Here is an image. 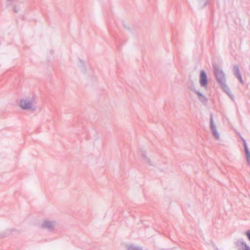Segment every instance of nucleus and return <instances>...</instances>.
Masks as SVG:
<instances>
[{"label":"nucleus","mask_w":250,"mask_h":250,"mask_svg":"<svg viewBox=\"0 0 250 250\" xmlns=\"http://www.w3.org/2000/svg\"><path fill=\"white\" fill-rule=\"evenodd\" d=\"M200 84L201 87H206L208 84L207 76L204 70L200 72Z\"/></svg>","instance_id":"5"},{"label":"nucleus","mask_w":250,"mask_h":250,"mask_svg":"<svg viewBox=\"0 0 250 250\" xmlns=\"http://www.w3.org/2000/svg\"><path fill=\"white\" fill-rule=\"evenodd\" d=\"M235 244L236 246H242L243 250H250V247L243 240L238 241L235 242Z\"/></svg>","instance_id":"9"},{"label":"nucleus","mask_w":250,"mask_h":250,"mask_svg":"<svg viewBox=\"0 0 250 250\" xmlns=\"http://www.w3.org/2000/svg\"><path fill=\"white\" fill-rule=\"evenodd\" d=\"M56 225L57 223L55 221L45 220L42 224V228L47 229L49 231H52L54 230Z\"/></svg>","instance_id":"3"},{"label":"nucleus","mask_w":250,"mask_h":250,"mask_svg":"<svg viewBox=\"0 0 250 250\" xmlns=\"http://www.w3.org/2000/svg\"><path fill=\"white\" fill-rule=\"evenodd\" d=\"M34 101V99L33 98H25L21 99L20 102V106L24 110L35 111L36 108L33 104Z\"/></svg>","instance_id":"1"},{"label":"nucleus","mask_w":250,"mask_h":250,"mask_svg":"<svg viewBox=\"0 0 250 250\" xmlns=\"http://www.w3.org/2000/svg\"><path fill=\"white\" fill-rule=\"evenodd\" d=\"M237 134L239 136V138L241 139V140L242 141L243 143V145L244 146V142H246V140L242 137V136H241L239 132H238Z\"/></svg>","instance_id":"14"},{"label":"nucleus","mask_w":250,"mask_h":250,"mask_svg":"<svg viewBox=\"0 0 250 250\" xmlns=\"http://www.w3.org/2000/svg\"><path fill=\"white\" fill-rule=\"evenodd\" d=\"M233 74L236 78L238 77V76L241 75V73L240 72L239 68L238 65H233Z\"/></svg>","instance_id":"10"},{"label":"nucleus","mask_w":250,"mask_h":250,"mask_svg":"<svg viewBox=\"0 0 250 250\" xmlns=\"http://www.w3.org/2000/svg\"><path fill=\"white\" fill-rule=\"evenodd\" d=\"M142 155L143 157L144 162L149 164L150 165H151L152 164L150 163V160L146 157V152H142Z\"/></svg>","instance_id":"11"},{"label":"nucleus","mask_w":250,"mask_h":250,"mask_svg":"<svg viewBox=\"0 0 250 250\" xmlns=\"http://www.w3.org/2000/svg\"><path fill=\"white\" fill-rule=\"evenodd\" d=\"M214 74L216 80L218 83L220 84H224L226 82L225 74L222 69H220L219 67L215 64L213 65Z\"/></svg>","instance_id":"2"},{"label":"nucleus","mask_w":250,"mask_h":250,"mask_svg":"<svg viewBox=\"0 0 250 250\" xmlns=\"http://www.w3.org/2000/svg\"><path fill=\"white\" fill-rule=\"evenodd\" d=\"M246 235L248 238V239L249 240V241H250V230H248L247 231V233H246Z\"/></svg>","instance_id":"16"},{"label":"nucleus","mask_w":250,"mask_h":250,"mask_svg":"<svg viewBox=\"0 0 250 250\" xmlns=\"http://www.w3.org/2000/svg\"><path fill=\"white\" fill-rule=\"evenodd\" d=\"M238 80L239 81H240V82L242 84H243L244 83V82H243V81L242 80V77H241V75L240 76H238V77H236Z\"/></svg>","instance_id":"15"},{"label":"nucleus","mask_w":250,"mask_h":250,"mask_svg":"<svg viewBox=\"0 0 250 250\" xmlns=\"http://www.w3.org/2000/svg\"><path fill=\"white\" fill-rule=\"evenodd\" d=\"M220 85L222 87L224 91L233 100L234 99V96L231 93L230 89L226 84V82H225L224 84H220Z\"/></svg>","instance_id":"7"},{"label":"nucleus","mask_w":250,"mask_h":250,"mask_svg":"<svg viewBox=\"0 0 250 250\" xmlns=\"http://www.w3.org/2000/svg\"><path fill=\"white\" fill-rule=\"evenodd\" d=\"M127 250H143L142 248L136 247L133 245H129L127 247Z\"/></svg>","instance_id":"13"},{"label":"nucleus","mask_w":250,"mask_h":250,"mask_svg":"<svg viewBox=\"0 0 250 250\" xmlns=\"http://www.w3.org/2000/svg\"><path fill=\"white\" fill-rule=\"evenodd\" d=\"M201 7H205L208 3V0H198Z\"/></svg>","instance_id":"12"},{"label":"nucleus","mask_w":250,"mask_h":250,"mask_svg":"<svg viewBox=\"0 0 250 250\" xmlns=\"http://www.w3.org/2000/svg\"><path fill=\"white\" fill-rule=\"evenodd\" d=\"M14 11H15V12H18V11H17V9L14 10Z\"/></svg>","instance_id":"18"},{"label":"nucleus","mask_w":250,"mask_h":250,"mask_svg":"<svg viewBox=\"0 0 250 250\" xmlns=\"http://www.w3.org/2000/svg\"><path fill=\"white\" fill-rule=\"evenodd\" d=\"M244 151L246 154V158L248 165H250V151L248 148V145L246 142H244Z\"/></svg>","instance_id":"8"},{"label":"nucleus","mask_w":250,"mask_h":250,"mask_svg":"<svg viewBox=\"0 0 250 250\" xmlns=\"http://www.w3.org/2000/svg\"><path fill=\"white\" fill-rule=\"evenodd\" d=\"M194 88V89H195V86H194V85L193 83H192L191 86H190V89H191V88Z\"/></svg>","instance_id":"17"},{"label":"nucleus","mask_w":250,"mask_h":250,"mask_svg":"<svg viewBox=\"0 0 250 250\" xmlns=\"http://www.w3.org/2000/svg\"><path fill=\"white\" fill-rule=\"evenodd\" d=\"M210 128L212 134L215 139L216 140H219L220 138L219 133L217 132L216 126L214 124L213 120V114L212 113L210 114Z\"/></svg>","instance_id":"4"},{"label":"nucleus","mask_w":250,"mask_h":250,"mask_svg":"<svg viewBox=\"0 0 250 250\" xmlns=\"http://www.w3.org/2000/svg\"><path fill=\"white\" fill-rule=\"evenodd\" d=\"M216 250H218L217 248H216Z\"/></svg>","instance_id":"19"},{"label":"nucleus","mask_w":250,"mask_h":250,"mask_svg":"<svg viewBox=\"0 0 250 250\" xmlns=\"http://www.w3.org/2000/svg\"><path fill=\"white\" fill-rule=\"evenodd\" d=\"M191 90L193 91L199 97V100L203 103L206 104L208 102L207 98L202 94L199 91L196 90L194 88H191Z\"/></svg>","instance_id":"6"}]
</instances>
